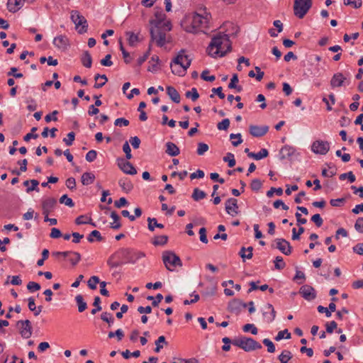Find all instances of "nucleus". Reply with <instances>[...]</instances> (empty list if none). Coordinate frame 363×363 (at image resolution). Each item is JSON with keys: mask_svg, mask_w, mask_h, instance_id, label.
I'll return each instance as SVG.
<instances>
[{"mask_svg": "<svg viewBox=\"0 0 363 363\" xmlns=\"http://www.w3.org/2000/svg\"><path fill=\"white\" fill-rule=\"evenodd\" d=\"M330 150V144L328 141L315 140L311 145V150L319 155H326Z\"/></svg>", "mask_w": 363, "mask_h": 363, "instance_id": "10", "label": "nucleus"}, {"mask_svg": "<svg viewBox=\"0 0 363 363\" xmlns=\"http://www.w3.org/2000/svg\"><path fill=\"white\" fill-rule=\"evenodd\" d=\"M71 255L73 257H71L69 261L73 266H75L81 260V255L77 252H72Z\"/></svg>", "mask_w": 363, "mask_h": 363, "instance_id": "62", "label": "nucleus"}, {"mask_svg": "<svg viewBox=\"0 0 363 363\" xmlns=\"http://www.w3.org/2000/svg\"><path fill=\"white\" fill-rule=\"evenodd\" d=\"M220 28L224 31L213 35L206 49L208 54L213 58L224 57L231 52L232 43L230 40V36L235 35L238 31V28L231 23L223 24Z\"/></svg>", "mask_w": 363, "mask_h": 363, "instance_id": "1", "label": "nucleus"}, {"mask_svg": "<svg viewBox=\"0 0 363 363\" xmlns=\"http://www.w3.org/2000/svg\"><path fill=\"white\" fill-rule=\"evenodd\" d=\"M25 0H8L7 9L10 12L15 13L23 6Z\"/></svg>", "mask_w": 363, "mask_h": 363, "instance_id": "23", "label": "nucleus"}, {"mask_svg": "<svg viewBox=\"0 0 363 363\" xmlns=\"http://www.w3.org/2000/svg\"><path fill=\"white\" fill-rule=\"evenodd\" d=\"M166 153L169 156L174 157L179 154V148L173 143L167 142L166 143Z\"/></svg>", "mask_w": 363, "mask_h": 363, "instance_id": "26", "label": "nucleus"}, {"mask_svg": "<svg viewBox=\"0 0 363 363\" xmlns=\"http://www.w3.org/2000/svg\"><path fill=\"white\" fill-rule=\"evenodd\" d=\"M232 344L242 349L245 352H251L262 348L259 342L251 337L245 336L233 340Z\"/></svg>", "mask_w": 363, "mask_h": 363, "instance_id": "6", "label": "nucleus"}, {"mask_svg": "<svg viewBox=\"0 0 363 363\" xmlns=\"http://www.w3.org/2000/svg\"><path fill=\"white\" fill-rule=\"evenodd\" d=\"M216 286H212L211 287H207L203 292L202 296L204 297H209L214 296L216 293Z\"/></svg>", "mask_w": 363, "mask_h": 363, "instance_id": "47", "label": "nucleus"}, {"mask_svg": "<svg viewBox=\"0 0 363 363\" xmlns=\"http://www.w3.org/2000/svg\"><path fill=\"white\" fill-rule=\"evenodd\" d=\"M75 301L78 306V311L82 313L87 308V304L81 294L76 296Z\"/></svg>", "mask_w": 363, "mask_h": 363, "instance_id": "32", "label": "nucleus"}, {"mask_svg": "<svg viewBox=\"0 0 363 363\" xmlns=\"http://www.w3.org/2000/svg\"><path fill=\"white\" fill-rule=\"evenodd\" d=\"M243 303L240 302L238 300H233L228 304V310L236 314H238L240 311V306H242Z\"/></svg>", "mask_w": 363, "mask_h": 363, "instance_id": "30", "label": "nucleus"}, {"mask_svg": "<svg viewBox=\"0 0 363 363\" xmlns=\"http://www.w3.org/2000/svg\"><path fill=\"white\" fill-rule=\"evenodd\" d=\"M54 45L60 50L65 51L69 45V39L65 35H58L53 40Z\"/></svg>", "mask_w": 363, "mask_h": 363, "instance_id": "16", "label": "nucleus"}, {"mask_svg": "<svg viewBox=\"0 0 363 363\" xmlns=\"http://www.w3.org/2000/svg\"><path fill=\"white\" fill-rule=\"evenodd\" d=\"M147 222H148V229L150 231H154L155 227L159 228H164V225L162 224V223H157V219L155 218H147Z\"/></svg>", "mask_w": 363, "mask_h": 363, "instance_id": "34", "label": "nucleus"}, {"mask_svg": "<svg viewBox=\"0 0 363 363\" xmlns=\"http://www.w3.org/2000/svg\"><path fill=\"white\" fill-rule=\"evenodd\" d=\"M274 194H277L278 196H281L283 194V189L281 187H279V188L272 187L267 192V196L270 198V197L273 196Z\"/></svg>", "mask_w": 363, "mask_h": 363, "instance_id": "54", "label": "nucleus"}, {"mask_svg": "<svg viewBox=\"0 0 363 363\" xmlns=\"http://www.w3.org/2000/svg\"><path fill=\"white\" fill-rule=\"evenodd\" d=\"M160 342H163L164 345H167V342H166L165 337L162 335L158 337V339L155 341V345L156 347L155 348V352H159L161 349L163 348L162 345H160Z\"/></svg>", "mask_w": 363, "mask_h": 363, "instance_id": "46", "label": "nucleus"}, {"mask_svg": "<svg viewBox=\"0 0 363 363\" xmlns=\"http://www.w3.org/2000/svg\"><path fill=\"white\" fill-rule=\"evenodd\" d=\"M208 73H209L208 69L203 70L201 74V77L202 79H203L205 81L212 82L216 79V77L214 75H211V76L207 75Z\"/></svg>", "mask_w": 363, "mask_h": 363, "instance_id": "61", "label": "nucleus"}, {"mask_svg": "<svg viewBox=\"0 0 363 363\" xmlns=\"http://www.w3.org/2000/svg\"><path fill=\"white\" fill-rule=\"evenodd\" d=\"M344 4L345 6H352L354 8L358 9L362 6V0H344Z\"/></svg>", "mask_w": 363, "mask_h": 363, "instance_id": "55", "label": "nucleus"}, {"mask_svg": "<svg viewBox=\"0 0 363 363\" xmlns=\"http://www.w3.org/2000/svg\"><path fill=\"white\" fill-rule=\"evenodd\" d=\"M354 228L357 232L363 233V217H359L357 219Z\"/></svg>", "mask_w": 363, "mask_h": 363, "instance_id": "63", "label": "nucleus"}, {"mask_svg": "<svg viewBox=\"0 0 363 363\" xmlns=\"http://www.w3.org/2000/svg\"><path fill=\"white\" fill-rule=\"evenodd\" d=\"M267 311H264L262 315L267 319V322L272 323L276 317V311L271 303H267L265 306Z\"/></svg>", "mask_w": 363, "mask_h": 363, "instance_id": "21", "label": "nucleus"}, {"mask_svg": "<svg viewBox=\"0 0 363 363\" xmlns=\"http://www.w3.org/2000/svg\"><path fill=\"white\" fill-rule=\"evenodd\" d=\"M200 13L195 12L186 18L184 21V30L188 33H195L200 28L208 27V23L211 17V13L206 11V9H200Z\"/></svg>", "mask_w": 363, "mask_h": 363, "instance_id": "3", "label": "nucleus"}, {"mask_svg": "<svg viewBox=\"0 0 363 363\" xmlns=\"http://www.w3.org/2000/svg\"><path fill=\"white\" fill-rule=\"evenodd\" d=\"M208 149L209 147L207 144L203 143H199L196 153L199 155H203L205 152H206L208 150Z\"/></svg>", "mask_w": 363, "mask_h": 363, "instance_id": "52", "label": "nucleus"}, {"mask_svg": "<svg viewBox=\"0 0 363 363\" xmlns=\"http://www.w3.org/2000/svg\"><path fill=\"white\" fill-rule=\"evenodd\" d=\"M101 319L107 323L109 325V327L114 322V318H113L111 313H108V312H103L101 314Z\"/></svg>", "mask_w": 363, "mask_h": 363, "instance_id": "39", "label": "nucleus"}, {"mask_svg": "<svg viewBox=\"0 0 363 363\" xmlns=\"http://www.w3.org/2000/svg\"><path fill=\"white\" fill-rule=\"evenodd\" d=\"M71 19L75 24L77 28L81 26V28L78 30L79 33L83 34L87 31V21L83 16L80 15L79 11H72L71 13Z\"/></svg>", "mask_w": 363, "mask_h": 363, "instance_id": "9", "label": "nucleus"}, {"mask_svg": "<svg viewBox=\"0 0 363 363\" xmlns=\"http://www.w3.org/2000/svg\"><path fill=\"white\" fill-rule=\"evenodd\" d=\"M230 138L231 140L235 139V138L238 139V140L232 141V144L235 147L238 146L240 144H241L242 143V136H241L240 133H237V134L231 133L230 135Z\"/></svg>", "mask_w": 363, "mask_h": 363, "instance_id": "56", "label": "nucleus"}, {"mask_svg": "<svg viewBox=\"0 0 363 363\" xmlns=\"http://www.w3.org/2000/svg\"><path fill=\"white\" fill-rule=\"evenodd\" d=\"M145 257V254L143 252L135 251L130 248L128 255V263L135 264L138 260Z\"/></svg>", "mask_w": 363, "mask_h": 363, "instance_id": "22", "label": "nucleus"}, {"mask_svg": "<svg viewBox=\"0 0 363 363\" xmlns=\"http://www.w3.org/2000/svg\"><path fill=\"white\" fill-rule=\"evenodd\" d=\"M299 294L307 301H312L316 297L315 289L309 285L302 286L299 289Z\"/></svg>", "mask_w": 363, "mask_h": 363, "instance_id": "13", "label": "nucleus"}, {"mask_svg": "<svg viewBox=\"0 0 363 363\" xmlns=\"http://www.w3.org/2000/svg\"><path fill=\"white\" fill-rule=\"evenodd\" d=\"M185 96L188 99H191L193 101H196L199 97V94L196 88H192L190 91L186 92Z\"/></svg>", "mask_w": 363, "mask_h": 363, "instance_id": "38", "label": "nucleus"}, {"mask_svg": "<svg viewBox=\"0 0 363 363\" xmlns=\"http://www.w3.org/2000/svg\"><path fill=\"white\" fill-rule=\"evenodd\" d=\"M99 283V278L96 276H92L88 281L89 287L94 290L96 289V284Z\"/></svg>", "mask_w": 363, "mask_h": 363, "instance_id": "57", "label": "nucleus"}, {"mask_svg": "<svg viewBox=\"0 0 363 363\" xmlns=\"http://www.w3.org/2000/svg\"><path fill=\"white\" fill-rule=\"evenodd\" d=\"M60 202L61 203H65L69 207H73L74 206V203L72 199L69 198L67 194H65L60 197Z\"/></svg>", "mask_w": 363, "mask_h": 363, "instance_id": "53", "label": "nucleus"}, {"mask_svg": "<svg viewBox=\"0 0 363 363\" xmlns=\"http://www.w3.org/2000/svg\"><path fill=\"white\" fill-rule=\"evenodd\" d=\"M100 78H101V79H103L104 80V82H102V83H96V84H94V88H96V89L101 88V87H102V86L106 84V82L108 81V78H107V77H106L105 74H96V75H95V77H94V79H95V81H97V80H98V79H99Z\"/></svg>", "mask_w": 363, "mask_h": 363, "instance_id": "49", "label": "nucleus"}, {"mask_svg": "<svg viewBox=\"0 0 363 363\" xmlns=\"http://www.w3.org/2000/svg\"><path fill=\"white\" fill-rule=\"evenodd\" d=\"M225 211L227 213L231 216L238 214V205L236 199L230 198L225 202Z\"/></svg>", "mask_w": 363, "mask_h": 363, "instance_id": "15", "label": "nucleus"}, {"mask_svg": "<svg viewBox=\"0 0 363 363\" xmlns=\"http://www.w3.org/2000/svg\"><path fill=\"white\" fill-rule=\"evenodd\" d=\"M155 16V18L150 21L151 40L155 41L157 46L162 47L167 42L166 35L171 30L172 26L169 21H164L166 16L162 11L156 12Z\"/></svg>", "mask_w": 363, "mask_h": 363, "instance_id": "2", "label": "nucleus"}, {"mask_svg": "<svg viewBox=\"0 0 363 363\" xmlns=\"http://www.w3.org/2000/svg\"><path fill=\"white\" fill-rule=\"evenodd\" d=\"M262 183L259 179H253L250 184V188L254 191H259L262 188Z\"/></svg>", "mask_w": 363, "mask_h": 363, "instance_id": "50", "label": "nucleus"}, {"mask_svg": "<svg viewBox=\"0 0 363 363\" xmlns=\"http://www.w3.org/2000/svg\"><path fill=\"white\" fill-rule=\"evenodd\" d=\"M269 130L267 125L259 126L255 125H250V133L254 137H262Z\"/></svg>", "mask_w": 363, "mask_h": 363, "instance_id": "17", "label": "nucleus"}, {"mask_svg": "<svg viewBox=\"0 0 363 363\" xmlns=\"http://www.w3.org/2000/svg\"><path fill=\"white\" fill-rule=\"evenodd\" d=\"M27 289L28 291L33 292L40 289V285L38 283L34 281H30L27 284Z\"/></svg>", "mask_w": 363, "mask_h": 363, "instance_id": "64", "label": "nucleus"}, {"mask_svg": "<svg viewBox=\"0 0 363 363\" xmlns=\"http://www.w3.org/2000/svg\"><path fill=\"white\" fill-rule=\"evenodd\" d=\"M57 200L55 198H48L42 202L43 213H50L56 206Z\"/></svg>", "mask_w": 363, "mask_h": 363, "instance_id": "18", "label": "nucleus"}, {"mask_svg": "<svg viewBox=\"0 0 363 363\" xmlns=\"http://www.w3.org/2000/svg\"><path fill=\"white\" fill-rule=\"evenodd\" d=\"M242 330L245 333L251 332L252 335H257L258 333L257 328L255 326L254 324L251 323L245 324L243 326Z\"/></svg>", "mask_w": 363, "mask_h": 363, "instance_id": "43", "label": "nucleus"}, {"mask_svg": "<svg viewBox=\"0 0 363 363\" xmlns=\"http://www.w3.org/2000/svg\"><path fill=\"white\" fill-rule=\"evenodd\" d=\"M223 160L228 162L229 167H233L235 165L234 155L231 152L227 153L226 156L223 157Z\"/></svg>", "mask_w": 363, "mask_h": 363, "instance_id": "42", "label": "nucleus"}, {"mask_svg": "<svg viewBox=\"0 0 363 363\" xmlns=\"http://www.w3.org/2000/svg\"><path fill=\"white\" fill-rule=\"evenodd\" d=\"M130 248H120L112 254L107 260V264L110 268H116L128 263Z\"/></svg>", "mask_w": 363, "mask_h": 363, "instance_id": "5", "label": "nucleus"}, {"mask_svg": "<svg viewBox=\"0 0 363 363\" xmlns=\"http://www.w3.org/2000/svg\"><path fill=\"white\" fill-rule=\"evenodd\" d=\"M94 180L95 175L91 172H84L81 177V182L84 186H88L92 184Z\"/></svg>", "mask_w": 363, "mask_h": 363, "instance_id": "28", "label": "nucleus"}, {"mask_svg": "<svg viewBox=\"0 0 363 363\" xmlns=\"http://www.w3.org/2000/svg\"><path fill=\"white\" fill-rule=\"evenodd\" d=\"M206 196V194L203 191H201L198 188L194 189L193 194L191 195L192 199L196 201L201 200L204 199Z\"/></svg>", "mask_w": 363, "mask_h": 363, "instance_id": "35", "label": "nucleus"}, {"mask_svg": "<svg viewBox=\"0 0 363 363\" xmlns=\"http://www.w3.org/2000/svg\"><path fill=\"white\" fill-rule=\"evenodd\" d=\"M292 357V353L289 350H284L281 354L279 355L278 359L280 362H289Z\"/></svg>", "mask_w": 363, "mask_h": 363, "instance_id": "36", "label": "nucleus"}, {"mask_svg": "<svg viewBox=\"0 0 363 363\" xmlns=\"http://www.w3.org/2000/svg\"><path fill=\"white\" fill-rule=\"evenodd\" d=\"M312 6V0H294V13L300 19H302Z\"/></svg>", "mask_w": 363, "mask_h": 363, "instance_id": "7", "label": "nucleus"}, {"mask_svg": "<svg viewBox=\"0 0 363 363\" xmlns=\"http://www.w3.org/2000/svg\"><path fill=\"white\" fill-rule=\"evenodd\" d=\"M119 186L121 187L123 191H124L126 193L130 192L133 189V184L131 182V181L126 178H122L118 182Z\"/></svg>", "mask_w": 363, "mask_h": 363, "instance_id": "25", "label": "nucleus"}, {"mask_svg": "<svg viewBox=\"0 0 363 363\" xmlns=\"http://www.w3.org/2000/svg\"><path fill=\"white\" fill-rule=\"evenodd\" d=\"M116 161L118 167L125 174L130 175H135L137 174V170L134 166L130 162L126 161L124 158L119 157Z\"/></svg>", "mask_w": 363, "mask_h": 363, "instance_id": "11", "label": "nucleus"}, {"mask_svg": "<svg viewBox=\"0 0 363 363\" xmlns=\"http://www.w3.org/2000/svg\"><path fill=\"white\" fill-rule=\"evenodd\" d=\"M159 62H160L159 57L157 55H153L151 57L150 61L149 62L150 65L148 67L147 70L149 72H152L157 71L159 69V67H158Z\"/></svg>", "mask_w": 363, "mask_h": 363, "instance_id": "31", "label": "nucleus"}, {"mask_svg": "<svg viewBox=\"0 0 363 363\" xmlns=\"http://www.w3.org/2000/svg\"><path fill=\"white\" fill-rule=\"evenodd\" d=\"M101 303V298L99 296H96L94 300L93 305L95 307L94 309L91 310V314L94 315L97 312L101 311V306H100Z\"/></svg>", "mask_w": 363, "mask_h": 363, "instance_id": "45", "label": "nucleus"}, {"mask_svg": "<svg viewBox=\"0 0 363 363\" xmlns=\"http://www.w3.org/2000/svg\"><path fill=\"white\" fill-rule=\"evenodd\" d=\"M75 133L70 132L67 134V138L63 139V142L67 145L71 146L74 140Z\"/></svg>", "mask_w": 363, "mask_h": 363, "instance_id": "60", "label": "nucleus"}, {"mask_svg": "<svg viewBox=\"0 0 363 363\" xmlns=\"http://www.w3.org/2000/svg\"><path fill=\"white\" fill-rule=\"evenodd\" d=\"M75 223L77 225H82V224H86V223H91V218H87L84 215H82L78 216L75 220Z\"/></svg>", "mask_w": 363, "mask_h": 363, "instance_id": "48", "label": "nucleus"}, {"mask_svg": "<svg viewBox=\"0 0 363 363\" xmlns=\"http://www.w3.org/2000/svg\"><path fill=\"white\" fill-rule=\"evenodd\" d=\"M230 125V120L228 118L223 119L221 122L217 124V128L220 130H226Z\"/></svg>", "mask_w": 363, "mask_h": 363, "instance_id": "59", "label": "nucleus"}, {"mask_svg": "<svg viewBox=\"0 0 363 363\" xmlns=\"http://www.w3.org/2000/svg\"><path fill=\"white\" fill-rule=\"evenodd\" d=\"M346 79L342 73H335L330 79V86L332 88L340 87L344 84Z\"/></svg>", "mask_w": 363, "mask_h": 363, "instance_id": "19", "label": "nucleus"}, {"mask_svg": "<svg viewBox=\"0 0 363 363\" xmlns=\"http://www.w3.org/2000/svg\"><path fill=\"white\" fill-rule=\"evenodd\" d=\"M126 35L128 36V41L130 46H134L138 41V36L133 32H127Z\"/></svg>", "mask_w": 363, "mask_h": 363, "instance_id": "44", "label": "nucleus"}, {"mask_svg": "<svg viewBox=\"0 0 363 363\" xmlns=\"http://www.w3.org/2000/svg\"><path fill=\"white\" fill-rule=\"evenodd\" d=\"M276 248L279 250L283 254L289 255L291 253V247L290 243L283 238H277L275 240Z\"/></svg>", "mask_w": 363, "mask_h": 363, "instance_id": "14", "label": "nucleus"}, {"mask_svg": "<svg viewBox=\"0 0 363 363\" xmlns=\"http://www.w3.org/2000/svg\"><path fill=\"white\" fill-rule=\"evenodd\" d=\"M263 344L267 347V352L273 353L275 352V346L274 343L268 338H265L262 341Z\"/></svg>", "mask_w": 363, "mask_h": 363, "instance_id": "58", "label": "nucleus"}, {"mask_svg": "<svg viewBox=\"0 0 363 363\" xmlns=\"http://www.w3.org/2000/svg\"><path fill=\"white\" fill-rule=\"evenodd\" d=\"M166 90L167 95L174 103L179 104L180 102V95L174 87L168 86H167Z\"/></svg>", "mask_w": 363, "mask_h": 363, "instance_id": "24", "label": "nucleus"}, {"mask_svg": "<svg viewBox=\"0 0 363 363\" xmlns=\"http://www.w3.org/2000/svg\"><path fill=\"white\" fill-rule=\"evenodd\" d=\"M168 237L167 235H158L154 238L152 244L155 246L164 245L167 242Z\"/></svg>", "mask_w": 363, "mask_h": 363, "instance_id": "37", "label": "nucleus"}, {"mask_svg": "<svg viewBox=\"0 0 363 363\" xmlns=\"http://www.w3.org/2000/svg\"><path fill=\"white\" fill-rule=\"evenodd\" d=\"M111 217L113 218V222L111 223L110 227L115 230L119 229L121 227V224L119 222V216L116 211H113L111 213Z\"/></svg>", "mask_w": 363, "mask_h": 363, "instance_id": "33", "label": "nucleus"}, {"mask_svg": "<svg viewBox=\"0 0 363 363\" xmlns=\"http://www.w3.org/2000/svg\"><path fill=\"white\" fill-rule=\"evenodd\" d=\"M252 251L253 247L251 246L248 247L247 248L242 247L239 252V255L242 257L243 261H245L246 259H250L253 256Z\"/></svg>", "mask_w": 363, "mask_h": 363, "instance_id": "27", "label": "nucleus"}, {"mask_svg": "<svg viewBox=\"0 0 363 363\" xmlns=\"http://www.w3.org/2000/svg\"><path fill=\"white\" fill-rule=\"evenodd\" d=\"M286 266L285 262L281 257L277 256L274 260V267L277 269H283Z\"/></svg>", "mask_w": 363, "mask_h": 363, "instance_id": "51", "label": "nucleus"}, {"mask_svg": "<svg viewBox=\"0 0 363 363\" xmlns=\"http://www.w3.org/2000/svg\"><path fill=\"white\" fill-rule=\"evenodd\" d=\"M296 152V149L289 145H285L280 150V160L290 159Z\"/></svg>", "mask_w": 363, "mask_h": 363, "instance_id": "20", "label": "nucleus"}, {"mask_svg": "<svg viewBox=\"0 0 363 363\" xmlns=\"http://www.w3.org/2000/svg\"><path fill=\"white\" fill-rule=\"evenodd\" d=\"M82 65L87 68H90L92 65V58L89 51H84L81 57Z\"/></svg>", "mask_w": 363, "mask_h": 363, "instance_id": "29", "label": "nucleus"}, {"mask_svg": "<svg viewBox=\"0 0 363 363\" xmlns=\"http://www.w3.org/2000/svg\"><path fill=\"white\" fill-rule=\"evenodd\" d=\"M162 261L165 267L169 271L173 270L171 267L182 266V262L179 257L172 251H164L162 253Z\"/></svg>", "mask_w": 363, "mask_h": 363, "instance_id": "8", "label": "nucleus"}, {"mask_svg": "<svg viewBox=\"0 0 363 363\" xmlns=\"http://www.w3.org/2000/svg\"><path fill=\"white\" fill-rule=\"evenodd\" d=\"M17 326L20 327V334L23 338L28 339L32 335V326L29 320H18Z\"/></svg>", "mask_w": 363, "mask_h": 363, "instance_id": "12", "label": "nucleus"}, {"mask_svg": "<svg viewBox=\"0 0 363 363\" xmlns=\"http://www.w3.org/2000/svg\"><path fill=\"white\" fill-rule=\"evenodd\" d=\"M94 237L96 238L97 241H101L103 240V238L101 235V233L99 231L94 230L91 232V233L87 237V240L89 242H94Z\"/></svg>", "mask_w": 363, "mask_h": 363, "instance_id": "41", "label": "nucleus"}, {"mask_svg": "<svg viewBox=\"0 0 363 363\" xmlns=\"http://www.w3.org/2000/svg\"><path fill=\"white\" fill-rule=\"evenodd\" d=\"M291 337V333L289 332L287 329H285L284 330L279 331L277 336L275 337L274 340L276 341H279L282 340L283 338L286 339H290Z\"/></svg>", "mask_w": 363, "mask_h": 363, "instance_id": "40", "label": "nucleus"}, {"mask_svg": "<svg viewBox=\"0 0 363 363\" xmlns=\"http://www.w3.org/2000/svg\"><path fill=\"white\" fill-rule=\"evenodd\" d=\"M191 63V59L189 55H185L184 50H181L171 62L172 72L174 74L183 76L190 67Z\"/></svg>", "mask_w": 363, "mask_h": 363, "instance_id": "4", "label": "nucleus"}]
</instances>
